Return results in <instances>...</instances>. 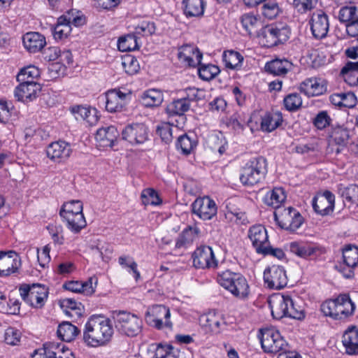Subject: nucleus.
Instances as JSON below:
<instances>
[{
    "mask_svg": "<svg viewBox=\"0 0 358 358\" xmlns=\"http://www.w3.org/2000/svg\"><path fill=\"white\" fill-rule=\"evenodd\" d=\"M114 334L112 322L103 315L90 316L85 324L83 334V342L90 347L107 345Z\"/></svg>",
    "mask_w": 358,
    "mask_h": 358,
    "instance_id": "obj_1",
    "label": "nucleus"
},
{
    "mask_svg": "<svg viewBox=\"0 0 358 358\" xmlns=\"http://www.w3.org/2000/svg\"><path fill=\"white\" fill-rule=\"evenodd\" d=\"M268 303L273 317L277 320L284 317L300 320L304 316L302 308L296 306L289 295L275 294L270 298Z\"/></svg>",
    "mask_w": 358,
    "mask_h": 358,
    "instance_id": "obj_2",
    "label": "nucleus"
},
{
    "mask_svg": "<svg viewBox=\"0 0 358 358\" xmlns=\"http://www.w3.org/2000/svg\"><path fill=\"white\" fill-rule=\"evenodd\" d=\"M116 331L122 336L136 337L143 329V321L136 315L127 311H114L112 314Z\"/></svg>",
    "mask_w": 358,
    "mask_h": 358,
    "instance_id": "obj_3",
    "label": "nucleus"
},
{
    "mask_svg": "<svg viewBox=\"0 0 358 358\" xmlns=\"http://www.w3.org/2000/svg\"><path fill=\"white\" fill-rule=\"evenodd\" d=\"M217 282L222 287L238 299H245L248 298L250 294V287L248 281L241 274L225 271L218 273Z\"/></svg>",
    "mask_w": 358,
    "mask_h": 358,
    "instance_id": "obj_4",
    "label": "nucleus"
},
{
    "mask_svg": "<svg viewBox=\"0 0 358 358\" xmlns=\"http://www.w3.org/2000/svg\"><path fill=\"white\" fill-rule=\"evenodd\" d=\"M266 173V160L262 157L254 158L243 167L240 180L245 186H253L261 182Z\"/></svg>",
    "mask_w": 358,
    "mask_h": 358,
    "instance_id": "obj_5",
    "label": "nucleus"
},
{
    "mask_svg": "<svg viewBox=\"0 0 358 358\" xmlns=\"http://www.w3.org/2000/svg\"><path fill=\"white\" fill-rule=\"evenodd\" d=\"M289 28L282 24H270L263 27L258 34L260 43L268 48L286 42L289 38Z\"/></svg>",
    "mask_w": 358,
    "mask_h": 358,
    "instance_id": "obj_6",
    "label": "nucleus"
},
{
    "mask_svg": "<svg viewBox=\"0 0 358 358\" xmlns=\"http://www.w3.org/2000/svg\"><path fill=\"white\" fill-rule=\"evenodd\" d=\"M20 292L23 300L35 308H42L48 296V289L38 283L21 285Z\"/></svg>",
    "mask_w": 358,
    "mask_h": 358,
    "instance_id": "obj_7",
    "label": "nucleus"
},
{
    "mask_svg": "<svg viewBox=\"0 0 358 358\" xmlns=\"http://www.w3.org/2000/svg\"><path fill=\"white\" fill-rule=\"evenodd\" d=\"M260 334L259 339L264 352L277 353L285 350L287 343L278 331L273 328H266L260 330Z\"/></svg>",
    "mask_w": 358,
    "mask_h": 358,
    "instance_id": "obj_8",
    "label": "nucleus"
},
{
    "mask_svg": "<svg viewBox=\"0 0 358 358\" xmlns=\"http://www.w3.org/2000/svg\"><path fill=\"white\" fill-rule=\"evenodd\" d=\"M171 316L169 308L163 305H154L149 307L145 313L147 323L155 327L157 329L163 327L172 328V322L169 318Z\"/></svg>",
    "mask_w": 358,
    "mask_h": 358,
    "instance_id": "obj_9",
    "label": "nucleus"
},
{
    "mask_svg": "<svg viewBox=\"0 0 358 358\" xmlns=\"http://www.w3.org/2000/svg\"><path fill=\"white\" fill-rule=\"evenodd\" d=\"M274 218L278 226L284 229L294 231L303 223V217L294 208L289 207L274 212Z\"/></svg>",
    "mask_w": 358,
    "mask_h": 358,
    "instance_id": "obj_10",
    "label": "nucleus"
},
{
    "mask_svg": "<svg viewBox=\"0 0 358 358\" xmlns=\"http://www.w3.org/2000/svg\"><path fill=\"white\" fill-rule=\"evenodd\" d=\"M192 213L203 220H210L217 215V207L209 196L199 197L192 203Z\"/></svg>",
    "mask_w": 358,
    "mask_h": 358,
    "instance_id": "obj_11",
    "label": "nucleus"
},
{
    "mask_svg": "<svg viewBox=\"0 0 358 358\" xmlns=\"http://www.w3.org/2000/svg\"><path fill=\"white\" fill-rule=\"evenodd\" d=\"M193 265L196 268H215L217 261L211 247L201 245L192 254Z\"/></svg>",
    "mask_w": 358,
    "mask_h": 358,
    "instance_id": "obj_12",
    "label": "nucleus"
},
{
    "mask_svg": "<svg viewBox=\"0 0 358 358\" xmlns=\"http://www.w3.org/2000/svg\"><path fill=\"white\" fill-rule=\"evenodd\" d=\"M265 284L270 289H280L287 284V277L282 266L273 265L264 272Z\"/></svg>",
    "mask_w": 358,
    "mask_h": 358,
    "instance_id": "obj_13",
    "label": "nucleus"
},
{
    "mask_svg": "<svg viewBox=\"0 0 358 358\" xmlns=\"http://www.w3.org/2000/svg\"><path fill=\"white\" fill-rule=\"evenodd\" d=\"M122 138L133 145L143 144L148 138V129L142 123L131 124L122 130Z\"/></svg>",
    "mask_w": 358,
    "mask_h": 358,
    "instance_id": "obj_14",
    "label": "nucleus"
},
{
    "mask_svg": "<svg viewBox=\"0 0 358 358\" xmlns=\"http://www.w3.org/2000/svg\"><path fill=\"white\" fill-rule=\"evenodd\" d=\"M350 131L346 128L337 127L333 129L330 135L328 152L340 154L348 143Z\"/></svg>",
    "mask_w": 358,
    "mask_h": 358,
    "instance_id": "obj_15",
    "label": "nucleus"
},
{
    "mask_svg": "<svg viewBox=\"0 0 358 358\" xmlns=\"http://www.w3.org/2000/svg\"><path fill=\"white\" fill-rule=\"evenodd\" d=\"M310 30L316 39H322L327 36L329 29L327 15L322 10L314 12L310 20Z\"/></svg>",
    "mask_w": 358,
    "mask_h": 358,
    "instance_id": "obj_16",
    "label": "nucleus"
},
{
    "mask_svg": "<svg viewBox=\"0 0 358 358\" xmlns=\"http://www.w3.org/2000/svg\"><path fill=\"white\" fill-rule=\"evenodd\" d=\"M20 266V257L15 252H0V276L17 273Z\"/></svg>",
    "mask_w": 358,
    "mask_h": 358,
    "instance_id": "obj_17",
    "label": "nucleus"
},
{
    "mask_svg": "<svg viewBox=\"0 0 358 358\" xmlns=\"http://www.w3.org/2000/svg\"><path fill=\"white\" fill-rule=\"evenodd\" d=\"M41 89V85L37 82L20 83L15 87V96L20 101L29 103L36 99Z\"/></svg>",
    "mask_w": 358,
    "mask_h": 358,
    "instance_id": "obj_18",
    "label": "nucleus"
},
{
    "mask_svg": "<svg viewBox=\"0 0 358 358\" xmlns=\"http://www.w3.org/2000/svg\"><path fill=\"white\" fill-rule=\"evenodd\" d=\"M335 203L334 195L328 190L321 195L315 196L313 200L314 210L322 215H327L333 212Z\"/></svg>",
    "mask_w": 358,
    "mask_h": 358,
    "instance_id": "obj_19",
    "label": "nucleus"
},
{
    "mask_svg": "<svg viewBox=\"0 0 358 358\" xmlns=\"http://www.w3.org/2000/svg\"><path fill=\"white\" fill-rule=\"evenodd\" d=\"M248 236L257 253L265 252L268 245V235L262 225H255L250 227Z\"/></svg>",
    "mask_w": 358,
    "mask_h": 358,
    "instance_id": "obj_20",
    "label": "nucleus"
},
{
    "mask_svg": "<svg viewBox=\"0 0 358 358\" xmlns=\"http://www.w3.org/2000/svg\"><path fill=\"white\" fill-rule=\"evenodd\" d=\"M178 57L182 62L186 63L189 66L195 67L201 65L202 53L194 45H185L179 48Z\"/></svg>",
    "mask_w": 358,
    "mask_h": 358,
    "instance_id": "obj_21",
    "label": "nucleus"
},
{
    "mask_svg": "<svg viewBox=\"0 0 358 358\" xmlns=\"http://www.w3.org/2000/svg\"><path fill=\"white\" fill-rule=\"evenodd\" d=\"M71 151L70 144L62 141L52 143L46 149L47 156L50 159L58 162L67 159Z\"/></svg>",
    "mask_w": 358,
    "mask_h": 358,
    "instance_id": "obj_22",
    "label": "nucleus"
},
{
    "mask_svg": "<svg viewBox=\"0 0 358 358\" xmlns=\"http://www.w3.org/2000/svg\"><path fill=\"white\" fill-rule=\"evenodd\" d=\"M127 95L118 90L107 92L105 96L106 110L110 113L121 110L125 103Z\"/></svg>",
    "mask_w": 358,
    "mask_h": 358,
    "instance_id": "obj_23",
    "label": "nucleus"
},
{
    "mask_svg": "<svg viewBox=\"0 0 358 358\" xmlns=\"http://www.w3.org/2000/svg\"><path fill=\"white\" fill-rule=\"evenodd\" d=\"M342 343L347 354L358 355V327H349L343 335Z\"/></svg>",
    "mask_w": 358,
    "mask_h": 358,
    "instance_id": "obj_24",
    "label": "nucleus"
},
{
    "mask_svg": "<svg viewBox=\"0 0 358 358\" xmlns=\"http://www.w3.org/2000/svg\"><path fill=\"white\" fill-rule=\"evenodd\" d=\"M299 90L308 96H314L324 93L327 90V87L320 79L310 78L306 79L301 83Z\"/></svg>",
    "mask_w": 358,
    "mask_h": 358,
    "instance_id": "obj_25",
    "label": "nucleus"
},
{
    "mask_svg": "<svg viewBox=\"0 0 358 358\" xmlns=\"http://www.w3.org/2000/svg\"><path fill=\"white\" fill-rule=\"evenodd\" d=\"M338 320H345L352 316L355 310V305L350 296L346 294H340L336 299Z\"/></svg>",
    "mask_w": 358,
    "mask_h": 358,
    "instance_id": "obj_26",
    "label": "nucleus"
},
{
    "mask_svg": "<svg viewBox=\"0 0 358 358\" xmlns=\"http://www.w3.org/2000/svg\"><path fill=\"white\" fill-rule=\"evenodd\" d=\"M22 40L24 48L33 53L41 51L46 44L45 38L38 32L27 33Z\"/></svg>",
    "mask_w": 358,
    "mask_h": 358,
    "instance_id": "obj_27",
    "label": "nucleus"
},
{
    "mask_svg": "<svg viewBox=\"0 0 358 358\" xmlns=\"http://www.w3.org/2000/svg\"><path fill=\"white\" fill-rule=\"evenodd\" d=\"M118 134L117 129L110 126L98 129L95 138L100 146L113 147Z\"/></svg>",
    "mask_w": 358,
    "mask_h": 358,
    "instance_id": "obj_28",
    "label": "nucleus"
},
{
    "mask_svg": "<svg viewBox=\"0 0 358 358\" xmlns=\"http://www.w3.org/2000/svg\"><path fill=\"white\" fill-rule=\"evenodd\" d=\"M293 64L287 59H275L267 62L265 70L273 76H285L292 69Z\"/></svg>",
    "mask_w": 358,
    "mask_h": 358,
    "instance_id": "obj_29",
    "label": "nucleus"
},
{
    "mask_svg": "<svg viewBox=\"0 0 358 358\" xmlns=\"http://www.w3.org/2000/svg\"><path fill=\"white\" fill-rule=\"evenodd\" d=\"M71 111L77 120H84L89 125H94L98 122L99 117L95 108L77 106L73 107Z\"/></svg>",
    "mask_w": 358,
    "mask_h": 358,
    "instance_id": "obj_30",
    "label": "nucleus"
},
{
    "mask_svg": "<svg viewBox=\"0 0 358 358\" xmlns=\"http://www.w3.org/2000/svg\"><path fill=\"white\" fill-rule=\"evenodd\" d=\"M341 76L349 85H358V61L348 62L342 69Z\"/></svg>",
    "mask_w": 358,
    "mask_h": 358,
    "instance_id": "obj_31",
    "label": "nucleus"
},
{
    "mask_svg": "<svg viewBox=\"0 0 358 358\" xmlns=\"http://www.w3.org/2000/svg\"><path fill=\"white\" fill-rule=\"evenodd\" d=\"M338 192L343 199L345 204H355L358 206V185H350L348 187L339 185L338 186Z\"/></svg>",
    "mask_w": 358,
    "mask_h": 358,
    "instance_id": "obj_32",
    "label": "nucleus"
},
{
    "mask_svg": "<svg viewBox=\"0 0 358 358\" xmlns=\"http://www.w3.org/2000/svg\"><path fill=\"white\" fill-rule=\"evenodd\" d=\"M48 356L51 358H75L72 351L66 348L64 344L58 343H46Z\"/></svg>",
    "mask_w": 358,
    "mask_h": 358,
    "instance_id": "obj_33",
    "label": "nucleus"
},
{
    "mask_svg": "<svg viewBox=\"0 0 358 358\" xmlns=\"http://www.w3.org/2000/svg\"><path fill=\"white\" fill-rule=\"evenodd\" d=\"M80 333L77 327L69 322L60 324L57 329L58 336L64 341L71 342L76 338Z\"/></svg>",
    "mask_w": 358,
    "mask_h": 358,
    "instance_id": "obj_34",
    "label": "nucleus"
},
{
    "mask_svg": "<svg viewBox=\"0 0 358 358\" xmlns=\"http://www.w3.org/2000/svg\"><path fill=\"white\" fill-rule=\"evenodd\" d=\"M62 217L66 222L68 229L73 233L80 232V230L86 226V221L83 213H79L78 215L69 213Z\"/></svg>",
    "mask_w": 358,
    "mask_h": 358,
    "instance_id": "obj_35",
    "label": "nucleus"
},
{
    "mask_svg": "<svg viewBox=\"0 0 358 358\" xmlns=\"http://www.w3.org/2000/svg\"><path fill=\"white\" fill-rule=\"evenodd\" d=\"M282 122V115L278 113L266 114L262 118L261 129L271 132L278 127Z\"/></svg>",
    "mask_w": 358,
    "mask_h": 358,
    "instance_id": "obj_36",
    "label": "nucleus"
},
{
    "mask_svg": "<svg viewBox=\"0 0 358 358\" xmlns=\"http://www.w3.org/2000/svg\"><path fill=\"white\" fill-rule=\"evenodd\" d=\"M64 287L73 292L84 293L86 295H91L94 292V287L92 286V279L84 283L78 281H70L64 285Z\"/></svg>",
    "mask_w": 358,
    "mask_h": 358,
    "instance_id": "obj_37",
    "label": "nucleus"
},
{
    "mask_svg": "<svg viewBox=\"0 0 358 358\" xmlns=\"http://www.w3.org/2000/svg\"><path fill=\"white\" fill-rule=\"evenodd\" d=\"M201 326L206 332L217 334L220 332L221 324L220 318L214 314H208L201 316L199 319Z\"/></svg>",
    "mask_w": 358,
    "mask_h": 358,
    "instance_id": "obj_38",
    "label": "nucleus"
},
{
    "mask_svg": "<svg viewBox=\"0 0 358 358\" xmlns=\"http://www.w3.org/2000/svg\"><path fill=\"white\" fill-rule=\"evenodd\" d=\"M289 248L292 253L301 258L310 257L316 250L315 248L307 243L296 241L290 243Z\"/></svg>",
    "mask_w": 358,
    "mask_h": 358,
    "instance_id": "obj_39",
    "label": "nucleus"
},
{
    "mask_svg": "<svg viewBox=\"0 0 358 358\" xmlns=\"http://www.w3.org/2000/svg\"><path fill=\"white\" fill-rule=\"evenodd\" d=\"M358 17V8L353 5H348L341 7L338 13L337 18L345 26Z\"/></svg>",
    "mask_w": 358,
    "mask_h": 358,
    "instance_id": "obj_40",
    "label": "nucleus"
},
{
    "mask_svg": "<svg viewBox=\"0 0 358 358\" xmlns=\"http://www.w3.org/2000/svg\"><path fill=\"white\" fill-rule=\"evenodd\" d=\"M185 13L189 17H199L204 12L203 0H183Z\"/></svg>",
    "mask_w": 358,
    "mask_h": 358,
    "instance_id": "obj_41",
    "label": "nucleus"
},
{
    "mask_svg": "<svg viewBox=\"0 0 358 358\" xmlns=\"http://www.w3.org/2000/svg\"><path fill=\"white\" fill-rule=\"evenodd\" d=\"M141 99L143 104L146 107L158 106L163 101V94L159 90L150 89L143 94Z\"/></svg>",
    "mask_w": 358,
    "mask_h": 358,
    "instance_id": "obj_42",
    "label": "nucleus"
},
{
    "mask_svg": "<svg viewBox=\"0 0 358 358\" xmlns=\"http://www.w3.org/2000/svg\"><path fill=\"white\" fill-rule=\"evenodd\" d=\"M285 199L286 195L284 189L281 187H276L266 194L264 201L267 205L274 208H278Z\"/></svg>",
    "mask_w": 358,
    "mask_h": 358,
    "instance_id": "obj_43",
    "label": "nucleus"
},
{
    "mask_svg": "<svg viewBox=\"0 0 358 358\" xmlns=\"http://www.w3.org/2000/svg\"><path fill=\"white\" fill-rule=\"evenodd\" d=\"M187 99L181 98L173 101L166 106V112L170 115H182L189 108Z\"/></svg>",
    "mask_w": 358,
    "mask_h": 358,
    "instance_id": "obj_44",
    "label": "nucleus"
},
{
    "mask_svg": "<svg viewBox=\"0 0 358 358\" xmlns=\"http://www.w3.org/2000/svg\"><path fill=\"white\" fill-rule=\"evenodd\" d=\"M39 76V69L35 66H29L21 69L17 75V80L19 83L36 82Z\"/></svg>",
    "mask_w": 358,
    "mask_h": 358,
    "instance_id": "obj_45",
    "label": "nucleus"
},
{
    "mask_svg": "<svg viewBox=\"0 0 358 358\" xmlns=\"http://www.w3.org/2000/svg\"><path fill=\"white\" fill-rule=\"evenodd\" d=\"M223 61L226 67L236 69L241 66L243 57L238 52L228 50L223 53Z\"/></svg>",
    "mask_w": 358,
    "mask_h": 358,
    "instance_id": "obj_46",
    "label": "nucleus"
},
{
    "mask_svg": "<svg viewBox=\"0 0 358 358\" xmlns=\"http://www.w3.org/2000/svg\"><path fill=\"white\" fill-rule=\"evenodd\" d=\"M117 47L121 52L132 51L138 49L139 45L136 36L131 34L120 38Z\"/></svg>",
    "mask_w": 358,
    "mask_h": 358,
    "instance_id": "obj_47",
    "label": "nucleus"
},
{
    "mask_svg": "<svg viewBox=\"0 0 358 358\" xmlns=\"http://www.w3.org/2000/svg\"><path fill=\"white\" fill-rule=\"evenodd\" d=\"M83 203L80 200H72L63 204L59 211V215L61 217H64L69 213L78 215L83 213Z\"/></svg>",
    "mask_w": 358,
    "mask_h": 358,
    "instance_id": "obj_48",
    "label": "nucleus"
},
{
    "mask_svg": "<svg viewBox=\"0 0 358 358\" xmlns=\"http://www.w3.org/2000/svg\"><path fill=\"white\" fill-rule=\"evenodd\" d=\"M343 257L345 264L348 266L358 265V248L348 245L343 251Z\"/></svg>",
    "mask_w": 358,
    "mask_h": 358,
    "instance_id": "obj_49",
    "label": "nucleus"
},
{
    "mask_svg": "<svg viewBox=\"0 0 358 358\" xmlns=\"http://www.w3.org/2000/svg\"><path fill=\"white\" fill-rule=\"evenodd\" d=\"M122 66L125 72L130 76L136 74L140 69V65L136 58L130 55L122 57Z\"/></svg>",
    "mask_w": 358,
    "mask_h": 358,
    "instance_id": "obj_50",
    "label": "nucleus"
},
{
    "mask_svg": "<svg viewBox=\"0 0 358 358\" xmlns=\"http://www.w3.org/2000/svg\"><path fill=\"white\" fill-rule=\"evenodd\" d=\"M59 18L60 22H65L70 25L73 24L76 27L85 23V18L76 10H69L64 15L60 16Z\"/></svg>",
    "mask_w": 358,
    "mask_h": 358,
    "instance_id": "obj_51",
    "label": "nucleus"
},
{
    "mask_svg": "<svg viewBox=\"0 0 358 358\" xmlns=\"http://www.w3.org/2000/svg\"><path fill=\"white\" fill-rule=\"evenodd\" d=\"M281 12V8L275 1H269L264 3L262 7V15L269 20L275 18Z\"/></svg>",
    "mask_w": 358,
    "mask_h": 358,
    "instance_id": "obj_52",
    "label": "nucleus"
},
{
    "mask_svg": "<svg viewBox=\"0 0 358 358\" xmlns=\"http://www.w3.org/2000/svg\"><path fill=\"white\" fill-rule=\"evenodd\" d=\"M241 22L248 34L251 35L255 31L259 20L254 15L245 13L241 16Z\"/></svg>",
    "mask_w": 358,
    "mask_h": 358,
    "instance_id": "obj_53",
    "label": "nucleus"
},
{
    "mask_svg": "<svg viewBox=\"0 0 358 358\" xmlns=\"http://www.w3.org/2000/svg\"><path fill=\"white\" fill-rule=\"evenodd\" d=\"M71 31V25L65 22H60V18L57 20V23L53 29V36L56 40H62L66 38Z\"/></svg>",
    "mask_w": 358,
    "mask_h": 358,
    "instance_id": "obj_54",
    "label": "nucleus"
},
{
    "mask_svg": "<svg viewBox=\"0 0 358 358\" xmlns=\"http://www.w3.org/2000/svg\"><path fill=\"white\" fill-rule=\"evenodd\" d=\"M199 76L203 80H210L215 78L219 73V68L213 64L201 65L199 68Z\"/></svg>",
    "mask_w": 358,
    "mask_h": 358,
    "instance_id": "obj_55",
    "label": "nucleus"
},
{
    "mask_svg": "<svg viewBox=\"0 0 358 358\" xmlns=\"http://www.w3.org/2000/svg\"><path fill=\"white\" fill-rule=\"evenodd\" d=\"M284 105L289 111H295L302 105V99L297 93L289 94L284 99Z\"/></svg>",
    "mask_w": 358,
    "mask_h": 358,
    "instance_id": "obj_56",
    "label": "nucleus"
},
{
    "mask_svg": "<svg viewBox=\"0 0 358 358\" xmlns=\"http://www.w3.org/2000/svg\"><path fill=\"white\" fill-rule=\"evenodd\" d=\"M195 146V142L192 141L186 134L180 136L178 138L176 147L178 149H180L183 154H189Z\"/></svg>",
    "mask_w": 358,
    "mask_h": 358,
    "instance_id": "obj_57",
    "label": "nucleus"
},
{
    "mask_svg": "<svg viewBox=\"0 0 358 358\" xmlns=\"http://www.w3.org/2000/svg\"><path fill=\"white\" fill-rule=\"evenodd\" d=\"M141 199L144 205H158L161 203L157 193L152 189H145L141 193Z\"/></svg>",
    "mask_w": 358,
    "mask_h": 358,
    "instance_id": "obj_58",
    "label": "nucleus"
},
{
    "mask_svg": "<svg viewBox=\"0 0 358 358\" xmlns=\"http://www.w3.org/2000/svg\"><path fill=\"white\" fill-rule=\"evenodd\" d=\"M157 134L160 136L162 140L166 143L172 141L173 139V127L169 123H162L157 127Z\"/></svg>",
    "mask_w": 358,
    "mask_h": 358,
    "instance_id": "obj_59",
    "label": "nucleus"
},
{
    "mask_svg": "<svg viewBox=\"0 0 358 358\" xmlns=\"http://www.w3.org/2000/svg\"><path fill=\"white\" fill-rule=\"evenodd\" d=\"M60 306L62 308L69 309L74 311L76 315H81L83 306L80 302L76 301L73 299L66 298L60 301Z\"/></svg>",
    "mask_w": 358,
    "mask_h": 358,
    "instance_id": "obj_60",
    "label": "nucleus"
},
{
    "mask_svg": "<svg viewBox=\"0 0 358 358\" xmlns=\"http://www.w3.org/2000/svg\"><path fill=\"white\" fill-rule=\"evenodd\" d=\"M199 229L196 227H188L185 229L178 240L177 245L179 243L184 244L192 242L194 238L199 234Z\"/></svg>",
    "mask_w": 358,
    "mask_h": 358,
    "instance_id": "obj_61",
    "label": "nucleus"
},
{
    "mask_svg": "<svg viewBox=\"0 0 358 358\" xmlns=\"http://www.w3.org/2000/svg\"><path fill=\"white\" fill-rule=\"evenodd\" d=\"M320 309L326 316H329L335 320H338L336 299L322 303Z\"/></svg>",
    "mask_w": 358,
    "mask_h": 358,
    "instance_id": "obj_62",
    "label": "nucleus"
},
{
    "mask_svg": "<svg viewBox=\"0 0 358 358\" xmlns=\"http://www.w3.org/2000/svg\"><path fill=\"white\" fill-rule=\"evenodd\" d=\"M317 0H294V7L300 13L312 10L317 4Z\"/></svg>",
    "mask_w": 358,
    "mask_h": 358,
    "instance_id": "obj_63",
    "label": "nucleus"
},
{
    "mask_svg": "<svg viewBox=\"0 0 358 358\" xmlns=\"http://www.w3.org/2000/svg\"><path fill=\"white\" fill-rule=\"evenodd\" d=\"M20 333L13 328L6 329L4 335L5 342L10 345H15L20 342Z\"/></svg>",
    "mask_w": 358,
    "mask_h": 358,
    "instance_id": "obj_64",
    "label": "nucleus"
}]
</instances>
